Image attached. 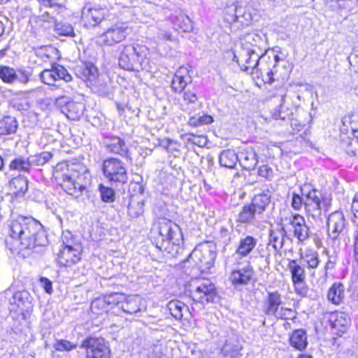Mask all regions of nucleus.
I'll use <instances>...</instances> for the list:
<instances>
[{
	"instance_id": "31",
	"label": "nucleus",
	"mask_w": 358,
	"mask_h": 358,
	"mask_svg": "<svg viewBox=\"0 0 358 358\" xmlns=\"http://www.w3.org/2000/svg\"><path fill=\"white\" fill-rule=\"evenodd\" d=\"M351 209L354 215L352 222L355 226L353 232L354 257L358 262V194H356L352 199Z\"/></svg>"
},
{
	"instance_id": "53",
	"label": "nucleus",
	"mask_w": 358,
	"mask_h": 358,
	"mask_svg": "<svg viewBox=\"0 0 358 358\" xmlns=\"http://www.w3.org/2000/svg\"><path fill=\"white\" fill-rule=\"evenodd\" d=\"M294 292L301 297H306L308 296L309 288L306 282V279L292 281Z\"/></svg>"
},
{
	"instance_id": "43",
	"label": "nucleus",
	"mask_w": 358,
	"mask_h": 358,
	"mask_svg": "<svg viewBox=\"0 0 358 358\" xmlns=\"http://www.w3.org/2000/svg\"><path fill=\"white\" fill-rule=\"evenodd\" d=\"M9 168L10 170L29 171L31 168L29 157H24L23 156L15 157L10 162Z\"/></svg>"
},
{
	"instance_id": "22",
	"label": "nucleus",
	"mask_w": 358,
	"mask_h": 358,
	"mask_svg": "<svg viewBox=\"0 0 358 358\" xmlns=\"http://www.w3.org/2000/svg\"><path fill=\"white\" fill-rule=\"evenodd\" d=\"M192 82L189 71L185 67H180L174 74L171 87L175 93H182L189 83Z\"/></svg>"
},
{
	"instance_id": "20",
	"label": "nucleus",
	"mask_w": 358,
	"mask_h": 358,
	"mask_svg": "<svg viewBox=\"0 0 358 358\" xmlns=\"http://www.w3.org/2000/svg\"><path fill=\"white\" fill-rule=\"evenodd\" d=\"M289 224L293 228V233L299 242L303 243L309 238V227L306 224L303 216L296 214L289 219Z\"/></svg>"
},
{
	"instance_id": "37",
	"label": "nucleus",
	"mask_w": 358,
	"mask_h": 358,
	"mask_svg": "<svg viewBox=\"0 0 358 358\" xmlns=\"http://www.w3.org/2000/svg\"><path fill=\"white\" fill-rule=\"evenodd\" d=\"M238 162V154L234 150H225L220 152L219 162L222 166L234 169Z\"/></svg>"
},
{
	"instance_id": "60",
	"label": "nucleus",
	"mask_w": 358,
	"mask_h": 358,
	"mask_svg": "<svg viewBox=\"0 0 358 358\" xmlns=\"http://www.w3.org/2000/svg\"><path fill=\"white\" fill-rule=\"evenodd\" d=\"M353 134L354 137L348 143L346 152L349 155L358 157V134Z\"/></svg>"
},
{
	"instance_id": "55",
	"label": "nucleus",
	"mask_w": 358,
	"mask_h": 358,
	"mask_svg": "<svg viewBox=\"0 0 358 358\" xmlns=\"http://www.w3.org/2000/svg\"><path fill=\"white\" fill-rule=\"evenodd\" d=\"M174 24L184 32H189L192 29V22L190 19L185 15L178 17Z\"/></svg>"
},
{
	"instance_id": "15",
	"label": "nucleus",
	"mask_w": 358,
	"mask_h": 358,
	"mask_svg": "<svg viewBox=\"0 0 358 358\" xmlns=\"http://www.w3.org/2000/svg\"><path fill=\"white\" fill-rule=\"evenodd\" d=\"M81 252L82 246L80 244L66 245L58 255L59 264L66 267L76 264L80 260Z\"/></svg>"
},
{
	"instance_id": "61",
	"label": "nucleus",
	"mask_w": 358,
	"mask_h": 358,
	"mask_svg": "<svg viewBox=\"0 0 358 358\" xmlns=\"http://www.w3.org/2000/svg\"><path fill=\"white\" fill-rule=\"evenodd\" d=\"M270 247L271 246L267 243L264 247L263 245H259L258 248L260 257L264 259L265 262L268 265L271 263V251Z\"/></svg>"
},
{
	"instance_id": "4",
	"label": "nucleus",
	"mask_w": 358,
	"mask_h": 358,
	"mask_svg": "<svg viewBox=\"0 0 358 358\" xmlns=\"http://www.w3.org/2000/svg\"><path fill=\"white\" fill-rule=\"evenodd\" d=\"M148 53L149 49L145 45L138 43L126 45L119 57L118 64L127 71H149L150 66Z\"/></svg>"
},
{
	"instance_id": "10",
	"label": "nucleus",
	"mask_w": 358,
	"mask_h": 358,
	"mask_svg": "<svg viewBox=\"0 0 358 358\" xmlns=\"http://www.w3.org/2000/svg\"><path fill=\"white\" fill-rule=\"evenodd\" d=\"M190 296L195 302L206 304L213 303L217 299V293L215 285L208 280H204L190 291Z\"/></svg>"
},
{
	"instance_id": "17",
	"label": "nucleus",
	"mask_w": 358,
	"mask_h": 358,
	"mask_svg": "<svg viewBox=\"0 0 358 358\" xmlns=\"http://www.w3.org/2000/svg\"><path fill=\"white\" fill-rule=\"evenodd\" d=\"M145 310V301L138 295L126 296L124 294L120 313L133 315Z\"/></svg>"
},
{
	"instance_id": "57",
	"label": "nucleus",
	"mask_w": 358,
	"mask_h": 358,
	"mask_svg": "<svg viewBox=\"0 0 358 358\" xmlns=\"http://www.w3.org/2000/svg\"><path fill=\"white\" fill-rule=\"evenodd\" d=\"M53 348L57 351H71L76 348V345L66 340H57L53 344Z\"/></svg>"
},
{
	"instance_id": "19",
	"label": "nucleus",
	"mask_w": 358,
	"mask_h": 358,
	"mask_svg": "<svg viewBox=\"0 0 358 358\" xmlns=\"http://www.w3.org/2000/svg\"><path fill=\"white\" fill-rule=\"evenodd\" d=\"M329 322L334 333L341 336L350 324V317L343 312H333L329 314Z\"/></svg>"
},
{
	"instance_id": "14",
	"label": "nucleus",
	"mask_w": 358,
	"mask_h": 358,
	"mask_svg": "<svg viewBox=\"0 0 358 358\" xmlns=\"http://www.w3.org/2000/svg\"><path fill=\"white\" fill-rule=\"evenodd\" d=\"M106 10L100 6L86 4L82 10V20L85 26L94 27L104 18Z\"/></svg>"
},
{
	"instance_id": "34",
	"label": "nucleus",
	"mask_w": 358,
	"mask_h": 358,
	"mask_svg": "<svg viewBox=\"0 0 358 358\" xmlns=\"http://www.w3.org/2000/svg\"><path fill=\"white\" fill-rule=\"evenodd\" d=\"M8 186L17 196H23L28 189V180L25 176L19 175L9 182Z\"/></svg>"
},
{
	"instance_id": "28",
	"label": "nucleus",
	"mask_w": 358,
	"mask_h": 358,
	"mask_svg": "<svg viewBox=\"0 0 358 358\" xmlns=\"http://www.w3.org/2000/svg\"><path fill=\"white\" fill-rule=\"evenodd\" d=\"M238 162L245 170H253L258 163L257 155L252 148L243 150L238 153Z\"/></svg>"
},
{
	"instance_id": "30",
	"label": "nucleus",
	"mask_w": 358,
	"mask_h": 358,
	"mask_svg": "<svg viewBox=\"0 0 358 358\" xmlns=\"http://www.w3.org/2000/svg\"><path fill=\"white\" fill-rule=\"evenodd\" d=\"M305 268L306 266L300 260L289 259L287 269L291 274L292 281L306 279V273Z\"/></svg>"
},
{
	"instance_id": "7",
	"label": "nucleus",
	"mask_w": 358,
	"mask_h": 358,
	"mask_svg": "<svg viewBox=\"0 0 358 358\" xmlns=\"http://www.w3.org/2000/svg\"><path fill=\"white\" fill-rule=\"evenodd\" d=\"M85 350L86 358H110V345L101 337L89 336L80 346Z\"/></svg>"
},
{
	"instance_id": "26",
	"label": "nucleus",
	"mask_w": 358,
	"mask_h": 358,
	"mask_svg": "<svg viewBox=\"0 0 358 358\" xmlns=\"http://www.w3.org/2000/svg\"><path fill=\"white\" fill-rule=\"evenodd\" d=\"M345 286L341 282H335L329 288L327 299L332 304L339 306L344 303Z\"/></svg>"
},
{
	"instance_id": "48",
	"label": "nucleus",
	"mask_w": 358,
	"mask_h": 358,
	"mask_svg": "<svg viewBox=\"0 0 358 358\" xmlns=\"http://www.w3.org/2000/svg\"><path fill=\"white\" fill-rule=\"evenodd\" d=\"M213 122V117L209 115H203L201 117L192 116L188 121L191 127H197L199 126L210 124Z\"/></svg>"
},
{
	"instance_id": "8",
	"label": "nucleus",
	"mask_w": 358,
	"mask_h": 358,
	"mask_svg": "<svg viewBox=\"0 0 358 358\" xmlns=\"http://www.w3.org/2000/svg\"><path fill=\"white\" fill-rule=\"evenodd\" d=\"M159 234L163 242L179 245L182 242V233L180 227L166 217H160L158 221Z\"/></svg>"
},
{
	"instance_id": "54",
	"label": "nucleus",
	"mask_w": 358,
	"mask_h": 358,
	"mask_svg": "<svg viewBox=\"0 0 358 358\" xmlns=\"http://www.w3.org/2000/svg\"><path fill=\"white\" fill-rule=\"evenodd\" d=\"M143 203L131 201L128 205V214L131 217H138L143 213Z\"/></svg>"
},
{
	"instance_id": "23",
	"label": "nucleus",
	"mask_w": 358,
	"mask_h": 358,
	"mask_svg": "<svg viewBox=\"0 0 358 358\" xmlns=\"http://www.w3.org/2000/svg\"><path fill=\"white\" fill-rule=\"evenodd\" d=\"M287 234L284 227L269 231L268 245L271 246L274 250V255H281V249L285 245V237Z\"/></svg>"
},
{
	"instance_id": "50",
	"label": "nucleus",
	"mask_w": 358,
	"mask_h": 358,
	"mask_svg": "<svg viewBox=\"0 0 358 358\" xmlns=\"http://www.w3.org/2000/svg\"><path fill=\"white\" fill-rule=\"evenodd\" d=\"M236 2H233L230 5L227 4L223 13L224 21L229 24L236 23Z\"/></svg>"
},
{
	"instance_id": "32",
	"label": "nucleus",
	"mask_w": 358,
	"mask_h": 358,
	"mask_svg": "<svg viewBox=\"0 0 358 358\" xmlns=\"http://www.w3.org/2000/svg\"><path fill=\"white\" fill-rule=\"evenodd\" d=\"M18 121L15 117L7 115L0 120V136L11 135L18 129Z\"/></svg>"
},
{
	"instance_id": "12",
	"label": "nucleus",
	"mask_w": 358,
	"mask_h": 358,
	"mask_svg": "<svg viewBox=\"0 0 358 358\" xmlns=\"http://www.w3.org/2000/svg\"><path fill=\"white\" fill-rule=\"evenodd\" d=\"M215 257L216 254L208 248H196L183 262L192 259L199 268H209L213 264Z\"/></svg>"
},
{
	"instance_id": "27",
	"label": "nucleus",
	"mask_w": 358,
	"mask_h": 358,
	"mask_svg": "<svg viewBox=\"0 0 358 358\" xmlns=\"http://www.w3.org/2000/svg\"><path fill=\"white\" fill-rule=\"evenodd\" d=\"M257 243V239L250 235L240 238L235 255L241 258L248 257L254 250Z\"/></svg>"
},
{
	"instance_id": "1",
	"label": "nucleus",
	"mask_w": 358,
	"mask_h": 358,
	"mask_svg": "<svg viewBox=\"0 0 358 358\" xmlns=\"http://www.w3.org/2000/svg\"><path fill=\"white\" fill-rule=\"evenodd\" d=\"M8 233L12 238L20 242L23 249H35L48 244L43 226L32 217H20L12 220Z\"/></svg>"
},
{
	"instance_id": "64",
	"label": "nucleus",
	"mask_w": 358,
	"mask_h": 358,
	"mask_svg": "<svg viewBox=\"0 0 358 358\" xmlns=\"http://www.w3.org/2000/svg\"><path fill=\"white\" fill-rule=\"evenodd\" d=\"M258 175L268 180H271L273 176V169L268 165L264 164L259 166Z\"/></svg>"
},
{
	"instance_id": "21",
	"label": "nucleus",
	"mask_w": 358,
	"mask_h": 358,
	"mask_svg": "<svg viewBox=\"0 0 358 358\" xmlns=\"http://www.w3.org/2000/svg\"><path fill=\"white\" fill-rule=\"evenodd\" d=\"M254 270L250 265H247L242 268L234 269L230 274L229 279L234 287L248 285L252 280Z\"/></svg>"
},
{
	"instance_id": "44",
	"label": "nucleus",
	"mask_w": 358,
	"mask_h": 358,
	"mask_svg": "<svg viewBox=\"0 0 358 358\" xmlns=\"http://www.w3.org/2000/svg\"><path fill=\"white\" fill-rule=\"evenodd\" d=\"M35 55L43 62H48L56 54L57 50L51 45L42 46L35 49Z\"/></svg>"
},
{
	"instance_id": "41",
	"label": "nucleus",
	"mask_w": 358,
	"mask_h": 358,
	"mask_svg": "<svg viewBox=\"0 0 358 358\" xmlns=\"http://www.w3.org/2000/svg\"><path fill=\"white\" fill-rule=\"evenodd\" d=\"M106 303L108 306L109 312L116 315L120 314V304H122L124 294L120 293H111L109 295L104 296Z\"/></svg>"
},
{
	"instance_id": "3",
	"label": "nucleus",
	"mask_w": 358,
	"mask_h": 358,
	"mask_svg": "<svg viewBox=\"0 0 358 358\" xmlns=\"http://www.w3.org/2000/svg\"><path fill=\"white\" fill-rule=\"evenodd\" d=\"M262 37L255 33H249L242 39L241 46L237 53L234 55V60L236 61L241 69L243 71L257 69L259 60L263 57L265 48Z\"/></svg>"
},
{
	"instance_id": "56",
	"label": "nucleus",
	"mask_w": 358,
	"mask_h": 358,
	"mask_svg": "<svg viewBox=\"0 0 358 358\" xmlns=\"http://www.w3.org/2000/svg\"><path fill=\"white\" fill-rule=\"evenodd\" d=\"M54 66L57 80H64L66 82H69L72 80L71 76L69 73L68 71L63 66L57 64H54Z\"/></svg>"
},
{
	"instance_id": "35",
	"label": "nucleus",
	"mask_w": 358,
	"mask_h": 358,
	"mask_svg": "<svg viewBox=\"0 0 358 358\" xmlns=\"http://www.w3.org/2000/svg\"><path fill=\"white\" fill-rule=\"evenodd\" d=\"M271 202V194L268 192L255 194L250 204L261 216Z\"/></svg>"
},
{
	"instance_id": "16",
	"label": "nucleus",
	"mask_w": 358,
	"mask_h": 358,
	"mask_svg": "<svg viewBox=\"0 0 358 358\" xmlns=\"http://www.w3.org/2000/svg\"><path fill=\"white\" fill-rule=\"evenodd\" d=\"M328 235L332 240H336L345 227V220L341 211H335L327 217Z\"/></svg>"
},
{
	"instance_id": "24",
	"label": "nucleus",
	"mask_w": 358,
	"mask_h": 358,
	"mask_svg": "<svg viewBox=\"0 0 358 358\" xmlns=\"http://www.w3.org/2000/svg\"><path fill=\"white\" fill-rule=\"evenodd\" d=\"M261 217V215L250 203H247L242 207L236 222L245 224H254Z\"/></svg>"
},
{
	"instance_id": "5",
	"label": "nucleus",
	"mask_w": 358,
	"mask_h": 358,
	"mask_svg": "<svg viewBox=\"0 0 358 358\" xmlns=\"http://www.w3.org/2000/svg\"><path fill=\"white\" fill-rule=\"evenodd\" d=\"M53 176L57 183L69 194L79 197L85 187L77 181L78 174L66 169V171L55 169Z\"/></svg>"
},
{
	"instance_id": "63",
	"label": "nucleus",
	"mask_w": 358,
	"mask_h": 358,
	"mask_svg": "<svg viewBox=\"0 0 358 358\" xmlns=\"http://www.w3.org/2000/svg\"><path fill=\"white\" fill-rule=\"evenodd\" d=\"M71 101H72L70 99L69 97L66 96H60L55 99V105L57 108L60 109L61 112L64 114V108H67L69 103H70V102Z\"/></svg>"
},
{
	"instance_id": "51",
	"label": "nucleus",
	"mask_w": 358,
	"mask_h": 358,
	"mask_svg": "<svg viewBox=\"0 0 358 358\" xmlns=\"http://www.w3.org/2000/svg\"><path fill=\"white\" fill-rule=\"evenodd\" d=\"M101 200L105 203H112L115 201V193L113 189L106 187L102 184L99 186Z\"/></svg>"
},
{
	"instance_id": "49",
	"label": "nucleus",
	"mask_w": 358,
	"mask_h": 358,
	"mask_svg": "<svg viewBox=\"0 0 358 358\" xmlns=\"http://www.w3.org/2000/svg\"><path fill=\"white\" fill-rule=\"evenodd\" d=\"M90 308L92 311L96 314L109 312L108 306L104 296L103 298H98L94 300L91 303Z\"/></svg>"
},
{
	"instance_id": "9",
	"label": "nucleus",
	"mask_w": 358,
	"mask_h": 358,
	"mask_svg": "<svg viewBox=\"0 0 358 358\" xmlns=\"http://www.w3.org/2000/svg\"><path fill=\"white\" fill-rule=\"evenodd\" d=\"M130 33L131 28L127 22H118L108 27L99 38L103 44L113 45L124 41Z\"/></svg>"
},
{
	"instance_id": "62",
	"label": "nucleus",
	"mask_w": 358,
	"mask_h": 358,
	"mask_svg": "<svg viewBox=\"0 0 358 358\" xmlns=\"http://www.w3.org/2000/svg\"><path fill=\"white\" fill-rule=\"evenodd\" d=\"M273 59L275 63L273 65L272 69H268L266 71V78L265 80L266 83H272L274 81V78H273V76L274 73L277 72V64L279 62L280 60H281V59L278 55H275L273 56Z\"/></svg>"
},
{
	"instance_id": "45",
	"label": "nucleus",
	"mask_w": 358,
	"mask_h": 358,
	"mask_svg": "<svg viewBox=\"0 0 358 358\" xmlns=\"http://www.w3.org/2000/svg\"><path fill=\"white\" fill-rule=\"evenodd\" d=\"M52 155L50 152H42L38 154L30 155L31 166H42L52 158Z\"/></svg>"
},
{
	"instance_id": "47",
	"label": "nucleus",
	"mask_w": 358,
	"mask_h": 358,
	"mask_svg": "<svg viewBox=\"0 0 358 358\" xmlns=\"http://www.w3.org/2000/svg\"><path fill=\"white\" fill-rule=\"evenodd\" d=\"M0 78L5 83H13L16 81V72L9 66H0Z\"/></svg>"
},
{
	"instance_id": "29",
	"label": "nucleus",
	"mask_w": 358,
	"mask_h": 358,
	"mask_svg": "<svg viewBox=\"0 0 358 358\" xmlns=\"http://www.w3.org/2000/svg\"><path fill=\"white\" fill-rule=\"evenodd\" d=\"M289 343L292 347L297 350L303 351L308 346V336L303 329L294 330L289 337Z\"/></svg>"
},
{
	"instance_id": "6",
	"label": "nucleus",
	"mask_w": 358,
	"mask_h": 358,
	"mask_svg": "<svg viewBox=\"0 0 358 358\" xmlns=\"http://www.w3.org/2000/svg\"><path fill=\"white\" fill-rule=\"evenodd\" d=\"M103 176L110 182L125 183L127 181V173L125 164L119 159L109 157L102 163Z\"/></svg>"
},
{
	"instance_id": "11",
	"label": "nucleus",
	"mask_w": 358,
	"mask_h": 358,
	"mask_svg": "<svg viewBox=\"0 0 358 358\" xmlns=\"http://www.w3.org/2000/svg\"><path fill=\"white\" fill-rule=\"evenodd\" d=\"M282 304L281 294L278 291L269 292L264 299L262 310L268 317H285L280 313Z\"/></svg>"
},
{
	"instance_id": "33",
	"label": "nucleus",
	"mask_w": 358,
	"mask_h": 358,
	"mask_svg": "<svg viewBox=\"0 0 358 358\" xmlns=\"http://www.w3.org/2000/svg\"><path fill=\"white\" fill-rule=\"evenodd\" d=\"M300 261L310 271L316 269L320 264L319 253L313 250H308L303 255L301 254Z\"/></svg>"
},
{
	"instance_id": "36",
	"label": "nucleus",
	"mask_w": 358,
	"mask_h": 358,
	"mask_svg": "<svg viewBox=\"0 0 358 358\" xmlns=\"http://www.w3.org/2000/svg\"><path fill=\"white\" fill-rule=\"evenodd\" d=\"M10 302L11 304H15L17 308L23 310L30 307L31 297L30 294L26 290L17 291L13 294Z\"/></svg>"
},
{
	"instance_id": "39",
	"label": "nucleus",
	"mask_w": 358,
	"mask_h": 358,
	"mask_svg": "<svg viewBox=\"0 0 358 358\" xmlns=\"http://www.w3.org/2000/svg\"><path fill=\"white\" fill-rule=\"evenodd\" d=\"M76 74L84 80L92 81L97 77L98 70L92 64H83L76 68Z\"/></svg>"
},
{
	"instance_id": "46",
	"label": "nucleus",
	"mask_w": 358,
	"mask_h": 358,
	"mask_svg": "<svg viewBox=\"0 0 358 358\" xmlns=\"http://www.w3.org/2000/svg\"><path fill=\"white\" fill-rule=\"evenodd\" d=\"M54 31L56 34L61 36H73V29L72 26L66 22H58L57 20L53 23Z\"/></svg>"
},
{
	"instance_id": "18",
	"label": "nucleus",
	"mask_w": 358,
	"mask_h": 358,
	"mask_svg": "<svg viewBox=\"0 0 358 358\" xmlns=\"http://www.w3.org/2000/svg\"><path fill=\"white\" fill-rule=\"evenodd\" d=\"M243 346L238 336L231 333L225 340L221 352L224 358H241Z\"/></svg>"
},
{
	"instance_id": "52",
	"label": "nucleus",
	"mask_w": 358,
	"mask_h": 358,
	"mask_svg": "<svg viewBox=\"0 0 358 358\" xmlns=\"http://www.w3.org/2000/svg\"><path fill=\"white\" fill-rule=\"evenodd\" d=\"M55 72V70L53 64L52 65V68L50 69H44L40 73L41 80L45 85H53L55 82L57 81V77Z\"/></svg>"
},
{
	"instance_id": "40",
	"label": "nucleus",
	"mask_w": 358,
	"mask_h": 358,
	"mask_svg": "<svg viewBox=\"0 0 358 358\" xmlns=\"http://www.w3.org/2000/svg\"><path fill=\"white\" fill-rule=\"evenodd\" d=\"M167 309L176 320H181L184 313L189 310L188 306L178 300L169 301L167 304Z\"/></svg>"
},
{
	"instance_id": "42",
	"label": "nucleus",
	"mask_w": 358,
	"mask_h": 358,
	"mask_svg": "<svg viewBox=\"0 0 358 358\" xmlns=\"http://www.w3.org/2000/svg\"><path fill=\"white\" fill-rule=\"evenodd\" d=\"M284 96L280 98V105L271 110V116L274 120H289L293 117V113L283 105Z\"/></svg>"
},
{
	"instance_id": "25",
	"label": "nucleus",
	"mask_w": 358,
	"mask_h": 358,
	"mask_svg": "<svg viewBox=\"0 0 358 358\" xmlns=\"http://www.w3.org/2000/svg\"><path fill=\"white\" fill-rule=\"evenodd\" d=\"M236 23L248 26L252 21V8L245 2L236 1Z\"/></svg>"
},
{
	"instance_id": "59",
	"label": "nucleus",
	"mask_w": 358,
	"mask_h": 358,
	"mask_svg": "<svg viewBox=\"0 0 358 358\" xmlns=\"http://www.w3.org/2000/svg\"><path fill=\"white\" fill-rule=\"evenodd\" d=\"M10 105L20 112L27 111L30 106L29 101L24 99H13L10 101Z\"/></svg>"
},
{
	"instance_id": "13",
	"label": "nucleus",
	"mask_w": 358,
	"mask_h": 358,
	"mask_svg": "<svg viewBox=\"0 0 358 358\" xmlns=\"http://www.w3.org/2000/svg\"><path fill=\"white\" fill-rule=\"evenodd\" d=\"M103 144L108 152L117 154L123 157H129V150L124 139L119 136L105 134L103 136Z\"/></svg>"
},
{
	"instance_id": "2",
	"label": "nucleus",
	"mask_w": 358,
	"mask_h": 358,
	"mask_svg": "<svg viewBox=\"0 0 358 358\" xmlns=\"http://www.w3.org/2000/svg\"><path fill=\"white\" fill-rule=\"evenodd\" d=\"M301 192L302 196L292 194V207L299 210L303 206L307 216L315 220H321L322 212L327 213L331 205V196L314 188L308 192L301 189Z\"/></svg>"
},
{
	"instance_id": "38",
	"label": "nucleus",
	"mask_w": 358,
	"mask_h": 358,
	"mask_svg": "<svg viewBox=\"0 0 358 358\" xmlns=\"http://www.w3.org/2000/svg\"><path fill=\"white\" fill-rule=\"evenodd\" d=\"M85 110V105L82 102L72 101L67 108H64V115L72 120H78L83 116Z\"/></svg>"
},
{
	"instance_id": "58",
	"label": "nucleus",
	"mask_w": 358,
	"mask_h": 358,
	"mask_svg": "<svg viewBox=\"0 0 358 358\" xmlns=\"http://www.w3.org/2000/svg\"><path fill=\"white\" fill-rule=\"evenodd\" d=\"M343 122L348 123L353 134H358V113H352L343 118Z\"/></svg>"
}]
</instances>
